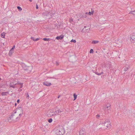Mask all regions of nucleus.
Returning a JSON list of instances; mask_svg holds the SVG:
<instances>
[{
  "instance_id": "21",
  "label": "nucleus",
  "mask_w": 135,
  "mask_h": 135,
  "mask_svg": "<svg viewBox=\"0 0 135 135\" xmlns=\"http://www.w3.org/2000/svg\"><path fill=\"white\" fill-rule=\"evenodd\" d=\"M130 66H129L128 67H125L124 69V71H127V70H128V69L129 68H130Z\"/></svg>"
},
{
  "instance_id": "12",
  "label": "nucleus",
  "mask_w": 135,
  "mask_h": 135,
  "mask_svg": "<svg viewBox=\"0 0 135 135\" xmlns=\"http://www.w3.org/2000/svg\"><path fill=\"white\" fill-rule=\"evenodd\" d=\"M17 81H16V82H13V85H16L17 84H20V83H19L17 80Z\"/></svg>"
},
{
  "instance_id": "22",
  "label": "nucleus",
  "mask_w": 135,
  "mask_h": 135,
  "mask_svg": "<svg viewBox=\"0 0 135 135\" xmlns=\"http://www.w3.org/2000/svg\"><path fill=\"white\" fill-rule=\"evenodd\" d=\"M77 95L75 94L74 93V100H75L77 98Z\"/></svg>"
},
{
  "instance_id": "32",
  "label": "nucleus",
  "mask_w": 135,
  "mask_h": 135,
  "mask_svg": "<svg viewBox=\"0 0 135 135\" xmlns=\"http://www.w3.org/2000/svg\"><path fill=\"white\" fill-rule=\"evenodd\" d=\"M100 117V115L99 114H97L96 115V118H97L99 119Z\"/></svg>"
},
{
  "instance_id": "42",
  "label": "nucleus",
  "mask_w": 135,
  "mask_h": 135,
  "mask_svg": "<svg viewBox=\"0 0 135 135\" xmlns=\"http://www.w3.org/2000/svg\"><path fill=\"white\" fill-rule=\"evenodd\" d=\"M38 5L37 4H36V8L37 9H38Z\"/></svg>"
},
{
  "instance_id": "39",
  "label": "nucleus",
  "mask_w": 135,
  "mask_h": 135,
  "mask_svg": "<svg viewBox=\"0 0 135 135\" xmlns=\"http://www.w3.org/2000/svg\"><path fill=\"white\" fill-rule=\"evenodd\" d=\"M13 85L12 84V83H10L9 84V86L10 87L12 86Z\"/></svg>"
},
{
  "instance_id": "19",
  "label": "nucleus",
  "mask_w": 135,
  "mask_h": 135,
  "mask_svg": "<svg viewBox=\"0 0 135 135\" xmlns=\"http://www.w3.org/2000/svg\"><path fill=\"white\" fill-rule=\"evenodd\" d=\"M117 43L118 44H119V45L120 46H121L122 45V42H120L119 41V40H118L117 41Z\"/></svg>"
},
{
  "instance_id": "49",
  "label": "nucleus",
  "mask_w": 135,
  "mask_h": 135,
  "mask_svg": "<svg viewBox=\"0 0 135 135\" xmlns=\"http://www.w3.org/2000/svg\"><path fill=\"white\" fill-rule=\"evenodd\" d=\"M31 2L32 1V0H29Z\"/></svg>"
},
{
  "instance_id": "14",
  "label": "nucleus",
  "mask_w": 135,
  "mask_h": 135,
  "mask_svg": "<svg viewBox=\"0 0 135 135\" xmlns=\"http://www.w3.org/2000/svg\"><path fill=\"white\" fill-rule=\"evenodd\" d=\"M135 41V35H132L131 37V40Z\"/></svg>"
},
{
  "instance_id": "5",
  "label": "nucleus",
  "mask_w": 135,
  "mask_h": 135,
  "mask_svg": "<svg viewBox=\"0 0 135 135\" xmlns=\"http://www.w3.org/2000/svg\"><path fill=\"white\" fill-rule=\"evenodd\" d=\"M32 67L31 66H25L23 68V69L25 72L27 73H29L31 72L32 69Z\"/></svg>"
},
{
  "instance_id": "18",
  "label": "nucleus",
  "mask_w": 135,
  "mask_h": 135,
  "mask_svg": "<svg viewBox=\"0 0 135 135\" xmlns=\"http://www.w3.org/2000/svg\"><path fill=\"white\" fill-rule=\"evenodd\" d=\"M129 13L133 14V15L135 16V11H131Z\"/></svg>"
},
{
  "instance_id": "13",
  "label": "nucleus",
  "mask_w": 135,
  "mask_h": 135,
  "mask_svg": "<svg viewBox=\"0 0 135 135\" xmlns=\"http://www.w3.org/2000/svg\"><path fill=\"white\" fill-rule=\"evenodd\" d=\"M63 38V36H57L56 37V39L57 40H59V39H62V38Z\"/></svg>"
},
{
  "instance_id": "36",
  "label": "nucleus",
  "mask_w": 135,
  "mask_h": 135,
  "mask_svg": "<svg viewBox=\"0 0 135 135\" xmlns=\"http://www.w3.org/2000/svg\"><path fill=\"white\" fill-rule=\"evenodd\" d=\"M15 48V46H13L12 48L11 49V50H13V49Z\"/></svg>"
},
{
  "instance_id": "43",
  "label": "nucleus",
  "mask_w": 135,
  "mask_h": 135,
  "mask_svg": "<svg viewBox=\"0 0 135 135\" xmlns=\"http://www.w3.org/2000/svg\"><path fill=\"white\" fill-rule=\"evenodd\" d=\"M19 102H20V100H19L18 99V100H17V102L18 103H19Z\"/></svg>"
},
{
  "instance_id": "9",
  "label": "nucleus",
  "mask_w": 135,
  "mask_h": 135,
  "mask_svg": "<svg viewBox=\"0 0 135 135\" xmlns=\"http://www.w3.org/2000/svg\"><path fill=\"white\" fill-rule=\"evenodd\" d=\"M85 130L81 129L79 131V135H85Z\"/></svg>"
},
{
  "instance_id": "1",
  "label": "nucleus",
  "mask_w": 135,
  "mask_h": 135,
  "mask_svg": "<svg viewBox=\"0 0 135 135\" xmlns=\"http://www.w3.org/2000/svg\"><path fill=\"white\" fill-rule=\"evenodd\" d=\"M55 129V134L56 135H63L65 133L64 129L62 126L57 127Z\"/></svg>"
},
{
  "instance_id": "17",
  "label": "nucleus",
  "mask_w": 135,
  "mask_h": 135,
  "mask_svg": "<svg viewBox=\"0 0 135 135\" xmlns=\"http://www.w3.org/2000/svg\"><path fill=\"white\" fill-rule=\"evenodd\" d=\"M98 42H99V41H98L94 40V41H93L91 43L92 44H95L98 43Z\"/></svg>"
},
{
  "instance_id": "24",
  "label": "nucleus",
  "mask_w": 135,
  "mask_h": 135,
  "mask_svg": "<svg viewBox=\"0 0 135 135\" xmlns=\"http://www.w3.org/2000/svg\"><path fill=\"white\" fill-rule=\"evenodd\" d=\"M57 112H58V113L59 114V115H60L61 114V112H62V111L60 110V109H59L58 110H57Z\"/></svg>"
},
{
  "instance_id": "16",
  "label": "nucleus",
  "mask_w": 135,
  "mask_h": 135,
  "mask_svg": "<svg viewBox=\"0 0 135 135\" xmlns=\"http://www.w3.org/2000/svg\"><path fill=\"white\" fill-rule=\"evenodd\" d=\"M31 39L34 41H36L39 40V38H37L36 39H35L34 38L32 37H31Z\"/></svg>"
},
{
  "instance_id": "15",
  "label": "nucleus",
  "mask_w": 135,
  "mask_h": 135,
  "mask_svg": "<svg viewBox=\"0 0 135 135\" xmlns=\"http://www.w3.org/2000/svg\"><path fill=\"white\" fill-rule=\"evenodd\" d=\"M13 50H11L10 51H9V55L10 56H11L13 53Z\"/></svg>"
},
{
  "instance_id": "47",
  "label": "nucleus",
  "mask_w": 135,
  "mask_h": 135,
  "mask_svg": "<svg viewBox=\"0 0 135 135\" xmlns=\"http://www.w3.org/2000/svg\"><path fill=\"white\" fill-rule=\"evenodd\" d=\"M88 13H87V12H86V13H85V14H86V15L87 14H88Z\"/></svg>"
},
{
  "instance_id": "50",
  "label": "nucleus",
  "mask_w": 135,
  "mask_h": 135,
  "mask_svg": "<svg viewBox=\"0 0 135 135\" xmlns=\"http://www.w3.org/2000/svg\"><path fill=\"white\" fill-rule=\"evenodd\" d=\"M16 105V103H15V105Z\"/></svg>"
},
{
  "instance_id": "40",
  "label": "nucleus",
  "mask_w": 135,
  "mask_h": 135,
  "mask_svg": "<svg viewBox=\"0 0 135 135\" xmlns=\"http://www.w3.org/2000/svg\"><path fill=\"white\" fill-rule=\"evenodd\" d=\"M88 14L89 15H91V12H89L88 13Z\"/></svg>"
},
{
  "instance_id": "10",
  "label": "nucleus",
  "mask_w": 135,
  "mask_h": 135,
  "mask_svg": "<svg viewBox=\"0 0 135 135\" xmlns=\"http://www.w3.org/2000/svg\"><path fill=\"white\" fill-rule=\"evenodd\" d=\"M43 84L47 86H50L51 85V83H48L47 81H45L44 82Z\"/></svg>"
},
{
  "instance_id": "26",
  "label": "nucleus",
  "mask_w": 135,
  "mask_h": 135,
  "mask_svg": "<svg viewBox=\"0 0 135 135\" xmlns=\"http://www.w3.org/2000/svg\"><path fill=\"white\" fill-rule=\"evenodd\" d=\"M17 8L19 11H21L22 10V9L19 6H18L17 7Z\"/></svg>"
},
{
  "instance_id": "8",
  "label": "nucleus",
  "mask_w": 135,
  "mask_h": 135,
  "mask_svg": "<svg viewBox=\"0 0 135 135\" xmlns=\"http://www.w3.org/2000/svg\"><path fill=\"white\" fill-rule=\"evenodd\" d=\"M105 108L107 110H110L111 108L110 105L109 104H107L105 105Z\"/></svg>"
},
{
  "instance_id": "3",
  "label": "nucleus",
  "mask_w": 135,
  "mask_h": 135,
  "mask_svg": "<svg viewBox=\"0 0 135 135\" xmlns=\"http://www.w3.org/2000/svg\"><path fill=\"white\" fill-rule=\"evenodd\" d=\"M15 112L20 117L23 114V110L22 108L20 107L17 108Z\"/></svg>"
},
{
  "instance_id": "34",
  "label": "nucleus",
  "mask_w": 135,
  "mask_h": 135,
  "mask_svg": "<svg viewBox=\"0 0 135 135\" xmlns=\"http://www.w3.org/2000/svg\"><path fill=\"white\" fill-rule=\"evenodd\" d=\"M90 30V29L89 28H88L86 29V32H89Z\"/></svg>"
},
{
  "instance_id": "45",
  "label": "nucleus",
  "mask_w": 135,
  "mask_h": 135,
  "mask_svg": "<svg viewBox=\"0 0 135 135\" xmlns=\"http://www.w3.org/2000/svg\"><path fill=\"white\" fill-rule=\"evenodd\" d=\"M61 96L60 95H59L57 97L58 98H59V97Z\"/></svg>"
},
{
  "instance_id": "25",
  "label": "nucleus",
  "mask_w": 135,
  "mask_h": 135,
  "mask_svg": "<svg viewBox=\"0 0 135 135\" xmlns=\"http://www.w3.org/2000/svg\"><path fill=\"white\" fill-rule=\"evenodd\" d=\"M43 40L45 41H49L50 39L49 38H43Z\"/></svg>"
},
{
  "instance_id": "51",
  "label": "nucleus",
  "mask_w": 135,
  "mask_h": 135,
  "mask_svg": "<svg viewBox=\"0 0 135 135\" xmlns=\"http://www.w3.org/2000/svg\"><path fill=\"white\" fill-rule=\"evenodd\" d=\"M1 78H0V80H1Z\"/></svg>"
},
{
  "instance_id": "46",
  "label": "nucleus",
  "mask_w": 135,
  "mask_h": 135,
  "mask_svg": "<svg viewBox=\"0 0 135 135\" xmlns=\"http://www.w3.org/2000/svg\"><path fill=\"white\" fill-rule=\"evenodd\" d=\"M86 27L85 26L84 27V28L83 29V30H84V29H85V28H86Z\"/></svg>"
},
{
  "instance_id": "29",
  "label": "nucleus",
  "mask_w": 135,
  "mask_h": 135,
  "mask_svg": "<svg viewBox=\"0 0 135 135\" xmlns=\"http://www.w3.org/2000/svg\"><path fill=\"white\" fill-rule=\"evenodd\" d=\"M93 52V49H91L90 51V53H92Z\"/></svg>"
},
{
  "instance_id": "44",
  "label": "nucleus",
  "mask_w": 135,
  "mask_h": 135,
  "mask_svg": "<svg viewBox=\"0 0 135 135\" xmlns=\"http://www.w3.org/2000/svg\"><path fill=\"white\" fill-rule=\"evenodd\" d=\"M15 85H12V86L11 87H12L13 88H15Z\"/></svg>"
},
{
  "instance_id": "20",
  "label": "nucleus",
  "mask_w": 135,
  "mask_h": 135,
  "mask_svg": "<svg viewBox=\"0 0 135 135\" xmlns=\"http://www.w3.org/2000/svg\"><path fill=\"white\" fill-rule=\"evenodd\" d=\"M5 35V33L4 32L2 33L1 34V37L2 38H4Z\"/></svg>"
},
{
  "instance_id": "4",
  "label": "nucleus",
  "mask_w": 135,
  "mask_h": 135,
  "mask_svg": "<svg viewBox=\"0 0 135 135\" xmlns=\"http://www.w3.org/2000/svg\"><path fill=\"white\" fill-rule=\"evenodd\" d=\"M103 126H104V128L105 129L107 128H110L111 127L110 123L109 120H105L104 123H102Z\"/></svg>"
},
{
  "instance_id": "6",
  "label": "nucleus",
  "mask_w": 135,
  "mask_h": 135,
  "mask_svg": "<svg viewBox=\"0 0 135 135\" xmlns=\"http://www.w3.org/2000/svg\"><path fill=\"white\" fill-rule=\"evenodd\" d=\"M79 120L78 118L75 117L73 118V119L71 120V123L75 124L78 123Z\"/></svg>"
},
{
  "instance_id": "38",
  "label": "nucleus",
  "mask_w": 135,
  "mask_h": 135,
  "mask_svg": "<svg viewBox=\"0 0 135 135\" xmlns=\"http://www.w3.org/2000/svg\"><path fill=\"white\" fill-rule=\"evenodd\" d=\"M29 97V95L28 94L27 95V96L26 97V98H28Z\"/></svg>"
},
{
  "instance_id": "41",
  "label": "nucleus",
  "mask_w": 135,
  "mask_h": 135,
  "mask_svg": "<svg viewBox=\"0 0 135 135\" xmlns=\"http://www.w3.org/2000/svg\"><path fill=\"white\" fill-rule=\"evenodd\" d=\"M56 65L57 66H58L59 65V64L58 62H56Z\"/></svg>"
},
{
  "instance_id": "31",
  "label": "nucleus",
  "mask_w": 135,
  "mask_h": 135,
  "mask_svg": "<svg viewBox=\"0 0 135 135\" xmlns=\"http://www.w3.org/2000/svg\"><path fill=\"white\" fill-rule=\"evenodd\" d=\"M20 84L21 86L20 88H22L23 86V84L22 83H20V84Z\"/></svg>"
},
{
  "instance_id": "23",
  "label": "nucleus",
  "mask_w": 135,
  "mask_h": 135,
  "mask_svg": "<svg viewBox=\"0 0 135 135\" xmlns=\"http://www.w3.org/2000/svg\"><path fill=\"white\" fill-rule=\"evenodd\" d=\"M95 73L96 74H97V75H101L103 73L102 72H101V73H98L97 72H96Z\"/></svg>"
},
{
  "instance_id": "48",
  "label": "nucleus",
  "mask_w": 135,
  "mask_h": 135,
  "mask_svg": "<svg viewBox=\"0 0 135 135\" xmlns=\"http://www.w3.org/2000/svg\"><path fill=\"white\" fill-rule=\"evenodd\" d=\"M22 90L21 89L19 90V91H21Z\"/></svg>"
},
{
  "instance_id": "35",
  "label": "nucleus",
  "mask_w": 135,
  "mask_h": 135,
  "mask_svg": "<svg viewBox=\"0 0 135 135\" xmlns=\"http://www.w3.org/2000/svg\"><path fill=\"white\" fill-rule=\"evenodd\" d=\"M56 112H53V114H54L55 115H56Z\"/></svg>"
},
{
  "instance_id": "28",
  "label": "nucleus",
  "mask_w": 135,
  "mask_h": 135,
  "mask_svg": "<svg viewBox=\"0 0 135 135\" xmlns=\"http://www.w3.org/2000/svg\"><path fill=\"white\" fill-rule=\"evenodd\" d=\"M70 42H74V43H75L76 42V41L75 40H74L73 39Z\"/></svg>"
},
{
  "instance_id": "2",
  "label": "nucleus",
  "mask_w": 135,
  "mask_h": 135,
  "mask_svg": "<svg viewBox=\"0 0 135 135\" xmlns=\"http://www.w3.org/2000/svg\"><path fill=\"white\" fill-rule=\"evenodd\" d=\"M14 112L10 117L8 119L9 122L13 121L15 122L18 121L20 118V117Z\"/></svg>"
},
{
  "instance_id": "27",
  "label": "nucleus",
  "mask_w": 135,
  "mask_h": 135,
  "mask_svg": "<svg viewBox=\"0 0 135 135\" xmlns=\"http://www.w3.org/2000/svg\"><path fill=\"white\" fill-rule=\"evenodd\" d=\"M52 119L51 118H50V119H49L48 120V121L49 123H50L52 122Z\"/></svg>"
},
{
  "instance_id": "30",
  "label": "nucleus",
  "mask_w": 135,
  "mask_h": 135,
  "mask_svg": "<svg viewBox=\"0 0 135 135\" xmlns=\"http://www.w3.org/2000/svg\"><path fill=\"white\" fill-rule=\"evenodd\" d=\"M86 14H85L84 15H83L82 16V17H83L84 18H86Z\"/></svg>"
},
{
  "instance_id": "37",
  "label": "nucleus",
  "mask_w": 135,
  "mask_h": 135,
  "mask_svg": "<svg viewBox=\"0 0 135 135\" xmlns=\"http://www.w3.org/2000/svg\"><path fill=\"white\" fill-rule=\"evenodd\" d=\"M94 11H92V10L91 11V13L92 15H93V13H94Z\"/></svg>"
},
{
  "instance_id": "11",
  "label": "nucleus",
  "mask_w": 135,
  "mask_h": 135,
  "mask_svg": "<svg viewBox=\"0 0 135 135\" xmlns=\"http://www.w3.org/2000/svg\"><path fill=\"white\" fill-rule=\"evenodd\" d=\"M9 93L8 92H2V95L3 96H5V95H6L7 94Z\"/></svg>"
},
{
  "instance_id": "33",
  "label": "nucleus",
  "mask_w": 135,
  "mask_h": 135,
  "mask_svg": "<svg viewBox=\"0 0 135 135\" xmlns=\"http://www.w3.org/2000/svg\"><path fill=\"white\" fill-rule=\"evenodd\" d=\"M69 21L70 23H71L73 21V19L71 18L69 20Z\"/></svg>"
},
{
  "instance_id": "7",
  "label": "nucleus",
  "mask_w": 135,
  "mask_h": 135,
  "mask_svg": "<svg viewBox=\"0 0 135 135\" xmlns=\"http://www.w3.org/2000/svg\"><path fill=\"white\" fill-rule=\"evenodd\" d=\"M53 112L51 110H49L48 111L47 116L49 117H51L54 115Z\"/></svg>"
}]
</instances>
